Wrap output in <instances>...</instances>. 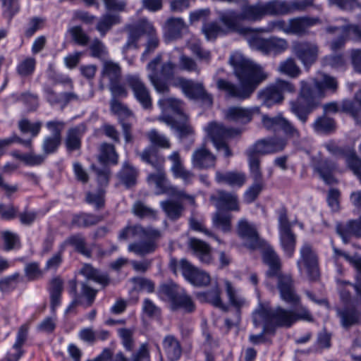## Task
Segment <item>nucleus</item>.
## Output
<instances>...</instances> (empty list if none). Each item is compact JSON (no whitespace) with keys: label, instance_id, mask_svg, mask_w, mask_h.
Returning a JSON list of instances; mask_svg holds the SVG:
<instances>
[{"label":"nucleus","instance_id":"obj_1","mask_svg":"<svg viewBox=\"0 0 361 361\" xmlns=\"http://www.w3.org/2000/svg\"><path fill=\"white\" fill-rule=\"evenodd\" d=\"M164 56L158 54L147 66L149 71L148 79L158 93L169 92V81L172 80V85L182 90L185 95L190 99H201L209 105L212 104V96L207 94L202 85L181 77L173 78L176 65L171 60L164 61Z\"/></svg>","mask_w":361,"mask_h":361},{"label":"nucleus","instance_id":"obj_2","mask_svg":"<svg viewBox=\"0 0 361 361\" xmlns=\"http://www.w3.org/2000/svg\"><path fill=\"white\" fill-rule=\"evenodd\" d=\"M229 61L240 85L219 79L216 82L218 89L230 97L240 99L249 98L257 85L267 78V74L260 66L245 59L238 52L231 54Z\"/></svg>","mask_w":361,"mask_h":361},{"label":"nucleus","instance_id":"obj_3","mask_svg":"<svg viewBox=\"0 0 361 361\" xmlns=\"http://www.w3.org/2000/svg\"><path fill=\"white\" fill-rule=\"evenodd\" d=\"M300 85L299 96L296 101L290 102V109L305 123L308 114L319 105L321 99L324 97V91H335L338 84L334 78L322 73L317 78L311 79L310 83L302 80Z\"/></svg>","mask_w":361,"mask_h":361},{"label":"nucleus","instance_id":"obj_4","mask_svg":"<svg viewBox=\"0 0 361 361\" xmlns=\"http://www.w3.org/2000/svg\"><path fill=\"white\" fill-rule=\"evenodd\" d=\"M216 13L219 21L228 31L235 32L243 36L251 35L256 32V29L244 25V22L255 23L264 18L262 3L246 4L241 7L239 12L228 9L218 11Z\"/></svg>","mask_w":361,"mask_h":361},{"label":"nucleus","instance_id":"obj_5","mask_svg":"<svg viewBox=\"0 0 361 361\" xmlns=\"http://www.w3.org/2000/svg\"><path fill=\"white\" fill-rule=\"evenodd\" d=\"M126 29L128 32V39L124 46L125 49L132 47L138 48L137 42L140 37L143 35L148 36L146 49L141 57L142 61L157 48L159 40L157 37V30L153 23L148 19L145 18H141L136 24L127 25Z\"/></svg>","mask_w":361,"mask_h":361},{"label":"nucleus","instance_id":"obj_6","mask_svg":"<svg viewBox=\"0 0 361 361\" xmlns=\"http://www.w3.org/2000/svg\"><path fill=\"white\" fill-rule=\"evenodd\" d=\"M255 322H265V331L273 330L276 326L290 327L295 324L293 312L281 307L271 309L268 306L260 305L254 312Z\"/></svg>","mask_w":361,"mask_h":361},{"label":"nucleus","instance_id":"obj_7","mask_svg":"<svg viewBox=\"0 0 361 361\" xmlns=\"http://www.w3.org/2000/svg\"><path fill=\"white\" fill-rule=\"evenodd\" d=\"M278 289L281 300L286 303L296 305L291 310L293 312L295 323L299 320L312 321V316L310 311L300 304V297L295 293L293 281L290 276H281L279 279Z\"/></svg>","mask_w":361,"mask_h":361},{"label":"nucleus","instance_id":"obj_8","mask_svg":"<svg viewBox=\"0 0 361 361\" xmlns=\"http://www.w3.org/2000/svg\"><path fill=\"white\" fill-rule=\"evenodd\" d=\"M295 92V87L292 82L279 79L274 84L259 91L257 97L263 105L271 107L282 103L285 92L293 93Z\"/></svg>","mask_w":361,"mask_h":361},{"label":"nucleus","instance_id":"obj_9","mask_svg":"<svg viewBox=\"0 0 361 361\" xmlns=\"http://www.w3.org/2000/svg\"><path fill=\"white\" fill-rule=\"evenodd\" d=\"M101 82L103 80L109 82V88L114 96H127L128 91L121 83L122 68L118 63L111 60H104L101 71Z\"/></svg>","mask_w":361,"mask_h":361},{"label":"nucleus","instance_id":"obj_10","mask_svg":"<svg viewBox=\"0 0 361 361\" xmlns=\"http://www.w3.org/2000/svg\"><path fill=\"white\" fill-rule=\"evenodd\" d=\"M208 136L212 139L217 150L224 152L225 157L232 155V152L226 142V140L240 133L238 129L226 128L224 125L212 122L204 128Z\"/></svg>","mask_w":361,"mask_h":361},{"label":"nucleus","instance_id":"obj_11","mask_svg":"<svg viewBox=\"0 0 361 361\" xmlns=\"http://www.w3.org/2000/svg\"><path fill=\"white\" fill-rule=\"evenodd\" d=\"M171 265L173 267L174 272L179 269L185 279L195 286H206L211 281L208 273L193 266L185 259H182L179 262L172 260Z\"/></svg>","mask_w":361,"mask_h":361},{"label":"nucleus","instance_id":"obj_12","mask_svg":"<svg viewBox=\"0 0 361 361\" xmlns=\"http://www.w3.org/2000/svg\"><path fill=\"white\" fill-rule=\"evenodd\" d=\"M159 293L161 298L170 300L173 310L183 309L188 312L195 310V304L192 298L183 289L163 285L160 287Z\"/></svg>","mask_w":361,"mask_h":361},{"label":"nucleus","instance_id":"obj_13","mask_svg":"<svg viewBox=\"0 0 361 361\" xmlns=\"http://www.w3.org/2000/svg\"><path fill=\"white\" fill-rule=\"evenodd\" d=\"M297 267L299 271L306 273L310 280H316L319 277L317 255L310 244L304 243L300 247Z\"/></svg>","mask_w":361,"mask_h":361},{"label":"nucleus","instance_id":"obj_14","mask_svg":"<svg viewBox=\"0 0 361 361\" xmlns=\"http://www.w3.org/2000/svg\"><path fill=\"white\" fill-rule=\"evenodd\" d=\"M247 41L252 49L264 54L277 55L284 52L288 48V42L286 39L276 37L262 38L251 36Z\"/></svg>","mask_w":361,"mask_h":361},{"label":"nucleus","instance_id":"obj_15","mask_svg":"<svg viewBox=\"0 0 361 361\" xmlns=\"http://www.w3.org/2000/svg\"><path fill=\"white\" fill-rule=\"evenodd\" d=\"M279 231L280 244L288 257L294 255L296 238L291 230V224L289 222L286 211H281L279 216Z\"/></svg>","mask_w":361,"mask_h":361},{"label":"nucleus","instance_id":"obj_16","mask_svg":"<svg viewBox=\"0 0 361 361\" xmlns=\"http://www.w3.org/2000/svg\"><path fill=\"white\" fill-rule=\"evenodd\" d=\"M326 32L338 36L331 42L330 47L333 51H337L343 47L348 39H361V27L356 25H346L341 27L329 26L326 27Z\"/></svg>","mask_w":361,"mask_h":361},{"label":"nucleus","instance_id":"obj_17","mask_svg":"<svg viewBox=\"0 0 361 361\" xmlns=\"http://www.w3.org/2000/svg\"><path fill=\"white\" fill-rule=\"evenodd\" d=\"M292 51L305 67L315 63L319 54L318 45L309 41L293 42Z\"/></svg>","mask_w":361,"mask_h":361},{"label":"nucleus","instance_id":"obj_18","mask_svg":"<svg viewBox=\"0 0 361 361\" xmlns=\"http://www.w3.org/2000/svg\"><path fill=\"white\" fill-rule=\"evenodd\" d=\"M237 233L244 240L245 245L250 249H257L265 245V242L259 236L255 225L245 219L238 221Z\"/></svg>","mask_w":361,"mask_h":361},{"label":"nucleus","instance_id":"obj_19","mask_svg":"<svg viewBox=\"0 0 361 361\" xmlns=\"http://www.w3.org/2000/svg\"><path fill=\"white\" fill-rule=\"evenodd\" d=\"M14 142L22 144L25 147L30 149V152L26 153V157H24L25 164L28 166H35L42 164L46 156L44 154H36L32 150V140H22L16 135H12L9 137L0 140V156L4 154V149L10 146Z\"/></svg>","mask_w":361,"mask_h":361},{"label":"nucleus","instance_id":"obj_20","mask_svg":"<svg viewBox=\"0 0 361 361\" xmlns=\"http://www.w3.org/2000/svg\"><path fill=\"white\" fill-rule=\"evenodd\" d=\"M126 78V82L133 92L136 99L145 109L149 108L152 105L149 91L140 76L137 75H128Z\"/></svg>","mask_w":361,"mask_h":361},{"label":"nucleus","instance_id":"obj_21","mask_svg":"<svg viewBox=\"0 0 361 361\" xmlns=\"http://www.w3.org/2000/svg\"><path fill=\"white\" fill-rule=\"evenodd\" d=\"M161 232L152 227L144 228L143 226L136 225H128L123 228L118 234V240H126L128 239L152 238H160Z\"/></svg>","mask_w":361,"mask_h":361},{"label":"nucleus","instance_id":"obj_22","mask_svg":"<svg viewBox=\"0 0 361 361\" xmlns=\"http://www.w3.org/2000/svg\"><path fill=\"white\" fill-rule=\"evenodd\" d=\"M318 18L298 17L290 18L288 21L287 35L304 36L308 34V29L317 23Z\"/></svg>","mask_w":361,"mask_h":361},{"label":"nucleus","instance_id":"obj_23","mask_svg":"<svg viewBox=\"0 0 361 361\" xmlns=\"http://www.w3.org/2000/svg\"><path fill=\"white\" fill-rule=\"evenodd\" d=\"M210 199L215 202V205L219 209L225 208L229 211H240L238 198L235 193L217 190L211 195Z\"/></svg>","mask_w":361,"mask_h":361},{"label":"nucleus","instance_id":"obj_24","mask_svg":"<svg viewBox=\"0 0 361 361\" xmlns=\"http://www.w3.org/2000/svg\"><path fill=\"white\" fill-rule=\"evenodd\" d=\"M326 148L333 154H343L348 167L361 178V160L357 157L354 150L343 152L333 142L327 143Z\"/></svg>","mask_w":361,"mask_h":361},{"label":"nucleus","instance_id":"obj_25","mask_svg":"<svg viewBox=\"0 0 361 361\" xmlns=\"http://www.w3.org/2000/svg\"><path fill=\"white\" fill-rule=\"evenodd\" d=\"M192 165L197 169H207L214 167L216 157L204 146L196 149L192 155Z\"/></svg>","mask_w":361,"mask_h":361},{"label":"nucleus","instance_id":"obj_26","mask_svg":"<svg viewBox=\"0 0 361 361\" xmlns=\"http://www.w3.org/2000/svg\"><path fill=\"white\" fill-rule=\"evenodd\" d=\"M71 293H73L76 295V283L75 281H71ZM97 291L86 284L83 283L81 287L80 295H75L71 305L68 308L67 311H69L71 307H74L78 304L84 305L85 307L91 306L95 299Z\"/></svg>","mask_w":361,"mask_h":361},{"label":"nucleus","instance_id":"obj_27","mask_svg":"<svg viewBox=\"0 0 361 361\" xmlns=\"http://www.w3.org/2000/svg\"><path fill=\"white\" fill-rule=\"evenodd\" d=\"M263 262L269 267V270L267 271V276L270 279L276 276L279 280L281 276H289L288 274H281V260L276 252L270 247H266L262 254ZM279 283H277V286Z\"/></svg>","mask_w":361,"mask_h":361},{"label":"nucleus","instance_id":"obj_28","mask_svg":"<svg viewBox=\"0 0 361 361\" xmlns=\"http://www.w3.org/2000/svg\"><path fill=\"white\" fill-rule=\"evenodd\" d=\"M164 36L167 40H174L181 37L188 27L181 18H170L164 26Z\"/></svg>","mask_w":361,"mask_h":361},{"label":"nucleus","instance_id":"obj_29","mask_svg":"<svg viewBox=\"0 0 361 361\" xmlns=\"http://www.w3.org/2000/svg\"><path fill=\"white\" fill-rule=\"evenodd\" d=\"M312 167L326 183L332 184L336 181L334 173L336 166L334 163L326 159L314 158Z\"/></svg>","mask_w":361,"mask_h":361},{"label":"nucleus","instance_id":"obj_30","mask_svg":"<svg viewBox=\"0 0 361 361\" xmlns=\"http://www.w3.org/2000/svg\"><path fill=\"white\" fill-rule=\"evenodd\" d=\"M264 16L284 15L296 11L293 1L288 3L284 1L273 0L262 3Z\"/></svg>","mask_w":361,"mask_h":361},{"label":"nucleus","instance_id":"obj_31","mask_svg":"<svg viewBox=\"0 0 361 361\" xmlns=\"http://www.w3.org/2000/svg\"><path fill=\"white\" fill-rule=\"evenodd\" d=\"M149 184L155 185L157 195L168 194L175 190V186L171 185L166 178L164 169L157 170V173H150L147 176Z\"/></svg>","mask_w":361,"mask_h":361},{"label":"nucleus","instance_id":"obj_32","mask_svg":"<svg viewBox=\"0 0 361 361\" xmlns=\"http://www.w3.org/2000/svg\"><path fill=\"white\" fill-rule=\"evenodd\" d=\"M28 329L27 324H23L19 328L16 341L12 347L15 352L13 353H8L6 361H18L22 357L24 353L22 347L27 340Z\"/></svg>","mask_w":361,"mask_h":361},{"label":"nucleus","instance_id":"obj_33","mask_svg":"<svg viewBox=\"0 0 361 361\" xmlns=\"http://www.w3.org/2000/svg\"><path fill=\"white\" fill-rule=\"evenodd\" d=\"M215 179L219 183H226L233 188H241L246 182V176L244 173L238 171H216Z\"/></svg>","mask_w":361,"mask_h":361},{"label":"nucleus","instance_id":"obj_34","mask_svg":"<svg viewBox=\"0 0 361 361\" xmlns=\"http://www.w3.org/2000/svg\"><path fill=\"white\" fill-rule=\"evenodd\" d=\"M259 112V107L248 109L238 106H233L226 110L225 116L226 118L230 121L247 123L251 120L253 114Z\"/></svg>","mask_w":361,"mask_h":361},{"label":"nucleus","instance_id":"obj_35","mask_svg":"<svg viewBox=\"0 0 361 361\" xmlns=\"http://www.w3.org/2000/svg\"><path fill=\"white\" fill-rule=\"evenodd\" d=\"M85 130L86 126L84 123H80L68 129L65 140L68 151H75L80 149L81 138Z\"/></svg>","mask_w":361,"mask_h":361},{"label":"nucleus","instance_id":"obj_36","mask_svg":"<svg viewBox=\"0 0 361 361\" xmlns=\"http://www.w3.org/2000/svg\"><path fill=\"white\" fill-rule=\"evenodd\" d=\"M355 305L346 306L343 309H338V315L341 324L345 328L361 323V312L355 309Z\"/></svg>","mask_w":361,"mask_h":361},{"label":"nucleus","instance_id":"obj_37","mask_svg":"<svg viewBox=\"0 0 361 361\" xmlns=\"http://www.w3.org/2000/svg\"><path fill=\"white\" fill-rule=\"evenodd\" d=\"M221 295L220 288L218 286H215L209 291L197 293L196 295L200 301L209 302L216 307L227 311L228 309V305L222 301Z\"/></svg>","mask_w":361,"mask_h":361},{"label":"nucleus","instance_id":"obj_38","mask_svg":"<svg viewBox=\"0 0 361 361\" xmlns=\"http://www.w3.org/2000/svg\"><path fill=\"white\" fill-rule=\"evenodd\" d=\"M224 287L229 304L237 310L248 305V301L229 281H224Z\"/></svg>","mask_w":361,"mask_h":361},{"label":"nucleus","instance_id":"obj_39","mask_svg":"<svg viewBox=\"0 0 361 361\" xmlns=\"http://www.w3.org/2000/svg\"><path fill=\"white\" fill-rule=\"evenodd\" d=\"M145 238L147 239V240L130 243L128 246V252H133L138 256H145L154 252L157 247L156 241L159 238Z\"/></svg>","mask_w":361,"mask_h":361},{"label":"nucleus","instance_id":"obj_40","mask_svg":"<svg viewBox=\"0 0 361 361\" xmlns=\"http://www.w3.org/2000/svg\"><path fill=\"white\" fill-rule=\"evenodd\" d=\"M189 244L195 255L201 262L209 264L212 261L211 247L205 242L197 238H190Z\"/></svg>","mask_w":361,"mask_h":361},{"label":"nucleus","instance_id":"obj_41","mask_svg":"<svg viewBox=\"0 0 361 361\" xmlns=\"http://www.w3.org/2000/svg\"><path fill=\"white\" fill-rule=\"evenodd\" d=\"M121 23V17L118 13H106L98 20L96 30L101 36H105L114 25Z\"/></svg>","mask_w":361,"mask_h":361},{"label":"nucleus","instance_id":"obj_42","mask_svg":"<svg viewBox=\"0 0 361 361\" xmlns=\"http://www.w3.org/2000/svg\"><path fill=\"white\" fill-rule=\"evenodd\" d=\"M139 156L142 161L150 164L155 169L160 170L164 169V157L159 154L154 148H145L139 154Z\"/></svg>","mask_w":361,"mask_h":361},{"label":"nucleus","instance_id":"obj_43","mask_svg":"<svg viewBox=\"0 0 361 361\" xmlns=\"http://www.w3.org/2000/svg\"><path fill=\"white\" fill-rule=\"evenodd\" d=\"M164 350L171 361L177 360L181 355V347L178 341L173 336H167L163 341Z\"/></svg>","mask_w":361,"mask_h":361},{"label":"nucleus","instance_id":"obj_44","mask_svg":"<svg viewBox=\"0 0 361 361\" xmlns=\"http://www.w3.org/2000/svg\"><path fill=\"white\" fill-rule=\"evenodd\" d=\"M138 171L128 162H125L118 174L120 180L126 186L130 187L136 183Z\"/></svg>","mask_w":361,"mask_h":361},{"label":"nucleus","instance_id":"obj_45","mask_svg":"<svg viewBox=\"0 0 361 361\" xmlns=\"http://www.w3.org/2000/svg\"><path fill=\"white\" fill-rule=\"evenodd\" d=\"M337 230L345 243L348 242L351 235L361 237V217L357 220L350 221L345 227H338Z\"/></svg>","mask_w":361,"mask_h":361},{"label":"nucleus","instance_id":"obj_46","mask_svg":"<svg viewBox=\"0 0 361 361\" xmlns=\"http://www.w3.org/2000/svg\"><path fill=\"white\" fill-rule=\"evenodd\" d=\"M343 109L348 112L357 123H361V90L355 94L353 102H343Z\"/></svg>","mask_w":361,"mask_h":361},{"label":"nucleus","instance_id":"obj_47","mask_svg":"<svg viewBox=\"0 0 361 361\" xmlns=\"http://www.w3.org/2000/svg\"><path fill=\"white\" fill-rule=\"evenodd\" d=\"M158 120L175 129L180 137H186L193 133L192 128L187 122L180 123L168 116H160Z\"/></svg>","mask_w":361,"mask_h":361},{"label":"nucleus","instance_id":"obj_48","mask_svg":"<svg viewBox=\"0 0 361 361\" xmlns=\"http://www.w3.org/2000/svg\"><path fill=\"white\" fill-rule=\"evenodd\" d=\"M118 155L112 145L104 143L101 145L99 156V160L101 163L116 164L118 163Z\"/></svg>","mask_w":361,"mask_h":361},{"label":"nucleus","instance_id":"obj_49","mask_svg":"<svg viewBox=\"0 0 361 361\" xmlns=\"http://www.w3.org/2000/svg\"><path fill=\"white\" fill-rule=\"evenodd\" d=\"M158 104L163 111H171L177 114L183 115V104L179 99L165 97L159 99Z\"/></svg>","mask_w":361,"mask_h":361},{"label":"nucleus","instance_id":"obj_50","mask_svg":"<svg viewBox=\"0 0 361 361\" xmlns=\"http://www.w3.org/2000/svg\"><path fill=\"white\" fill-rule=\"evenodd\" d=\"M80 273L88 279L93 280L103 286H107L109 283V279L106 275L99 273L90 264L84 265Z\"/></svg>","mask_w":361,"mask_h":361},{"label":"nucleus","instance_id":"obj_51","mask_svg":"<svg viewBox=\"0 0 361 361\" xmlns=\"http://www.w3.org/2000/svg\"><path fill=\"white\" fill-rule=\"evenodd\" d=\"M36 63V59L34 57H25L18 62L16 71L21 77L31 75L35 72Z\"/></svg>","mask_w":361,"mask_h":361},{"label":"nucleus","instance_id":"obj_52","mask_svg":"<svg viewBox=\"0 0 361 361\" xmlns=\"http://www.w3.org/2000/svg\"><path fill=\"white\" fill-rule=\"evenodd\" d=\"M102 221V217L89 214H80L74 215L72 219V224L78 227H88L95 225Z\"/></svg>","mask_w":361,"mask_h":361},{"label":"nucleus","instance_id":"obj_53","mask_svg":"<svg viewBox=\"0 0 361 361\" xmlns=\"http://www.w3.org/2000/svg\"><path fill=\"white\" fill-rule=\"evenodd\" d=\"M160 205L167 216L171 219H178L183 212V205L173 200H166L161 202Z\"/></svg>","mask_w":361,"mask_h":361},{"label":"nucleus","instance_id":"obj_54","mask_svg":"<svg viewBox=\"0 0 361 361\" xmlns=\"http://www.w3.org/2000/svg\"><path fill=\"white\" fill-rule=\"evenodd\" d=\"M268 139H263L257 141L253 146L247 151L248 157L258 158L259 155L272 154Z\"/></svg>","mask_w":361,"mask_h":361},{"label":"nucleus","instance_id":"obj_55","mask_svg":"<svg viewBox=\"0 0 361 361\" xmlns=\"http://www.w3.org/2000/svg\"><path fill=\"white\" fill-rule=\"evenodd\" d=\"M213 225L224 232L231 229V215L222 212H216L212 217Z\"/></svg>","mask_w":361,"mask_h":361},{"label":"nucleus","instance_id":"obj_56","mask_svg":"<svg viewBox=\"0 0 361 361\" xmlns=\"http://www.w3.org/2000/svg\"><path fill=\"white\" fill-rule=\"evenodd\" d=\"M288 21L284 20H275L269 21L265 27L256 28L257 33H271L278 31H282L287 35Z\"/></svg>","mask_w":361,"mask_h":361},{"label":"nucleus","instance_id":"obj_57","mask_svg":"<svg viewBox=\"0 0 361 361\" xmlns=\"http://www.w3.org/2000/svg\"><path fill=\"white\" fill-rule=\"evenodd\" d=\"M278 71L281 73L287 75L291 78H296L300 73V68L291 58L281 61L278 67Z\"/></svg>","mask_w":361,"mask_h":361},{"label":"nucleus","instance_id":"obj_58","mask_svg":"<svg viewBox=\"0 0 361 361\" xmlns=\"http://www.w3.org/2000/svg\"><path fill=\"white\" fill-rule=\"evenodd\" d=\"M203 34L209 40L214 39L218 36L226 33L225 29L221 27L216 22H210L204 23L202 28Z\"/></svg>","mask_w":361,"mask_h":361},{"label":"nucleus","instance_id":"obj_59","mask_svg":"<svg viewBox=\"0 0 361 361\" xmlns=\"http://www.w3.org/2000/svg\"><path fill=\"white\" fill-rule=\"evenodd\" d=\"M147 137L153 145L166 149L171 147L169 140L164 135L159 133L155 129L149 131L147 134Z\"/></svg>","mask_w":361,"mask_h":361},{"label":"nucleus","instance_id":"obj_60","mask_svg":"<svg viewBox=\"0 0 361 361\" xmlns=\"http://www.w3.org/2000/svg\"><path fill=\"white\" fill-rule=\"evenodd\" d=\"M133 214L140 218L157 219V211L146 206L141 202H137L133 207Z\"/></svg>","mask_w":361,"mask_h":361},{"label":"nucleus","instance_id":"obj_61","mask_svg":"<svg viewBox=\"0 0 361 361\" xmlns=\"http://www.w3.org/2000/svg\"><path fill=\"white\" fill-rule=\"evenodd\" d=\"M1 235L4 243L5 250L10 251L20 247V239L16 233L4 231L1 233Z\"/></svg>","mask_w":361,"mask_h":361},{"label":"nucleus","instance_id":"obj_62","mask_svg":"<svg viewBox=\"0 0 361 361\" xmlns=\"http://www.w3.org/2000/svg\"><path fill=\"white\" fill-rule=\"evenodd\" d=\"M18 127L23 133H30L32 137H36L42 128V123L38 121L31 123L27 119H22L18 122Z\"/></svg>","mask_w":361,"mask_h":361},{"label":"nucleus","instance_id":"obj_63","mask_svg":"<svg viewBox=\"0 0 361 361\" xmlns=\"http://www.w3.org/2000/svg\"><path fill=\"white\" fill-rule=\"evenodd\" d=\"M66 243L74 247L75 249L84 255H89L90 250L87 248L84 237L80 234L74 235L66 240Z\"/></svg>","mask_w":361,"mask_h":361},{"label":"nucleus","instance_id":"obj_64","mask_svg":"<svg viewBox=\"0 0 361 361\" xmlns=\"http://www.w3.org/2000/svg\"><path fill=\"white\" fill-rule=\"evenodd\" d=\"M334 121L328 117H321L317 118L313 124L314 129L317 132H329L334 128Z\"/></svg>","mask_w":361,"mask_h":361}]
</instances>
